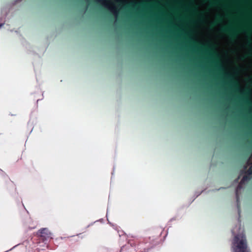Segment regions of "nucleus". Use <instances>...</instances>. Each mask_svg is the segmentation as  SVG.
Here are the masks:
<instances>
[{"label": "nucleus", "instance_id": "1", "mask_svg": "<svg viewBox=\"0 0 252 252\" xmlns=\"http://www.w3.org/2000/svg\"><path fill=\"white\" fill-rule=\"evenodd\" d=\"M235 235L232 248L234 252H245L247 248L246 239L242 228H235L233 230Z\"/></svg>", "mask_w": 252, "mask_h": 252}, {"label": "nucleus", "instance_id": "2", "mask_svg": "<svg viewBox=\"0 0 252 252\" xmlns=\"http://www.w3.org/2000/svg\"><path fill=\"white\" fill-rule=\"evenodd\" d=\"M47 232H48V230L47 229L43 228V229H40L38 231V235L40 237H45V234H47Z\"/></svg>", "mask_w": 252, "mask_h": 252}]
</instances>
